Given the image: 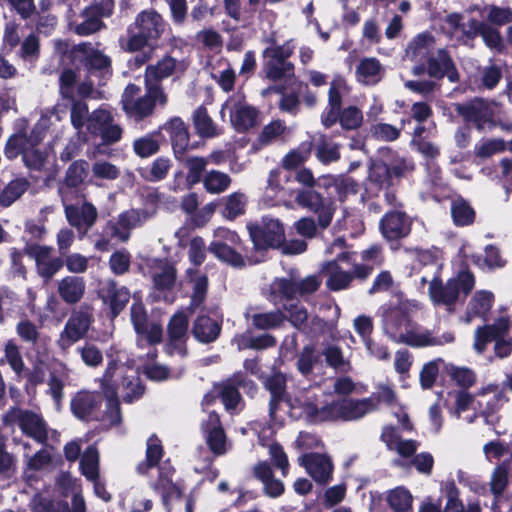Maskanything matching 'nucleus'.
I'll return each instance as SVG.
<instances>
[{"instance_id":"43","label":"nucleus","mask_w":512,"mask_h":512,"mask_svg":"<svg viewBox=\"0 0 512 512\" xmlns=\"http://www.w3.org/2000/svg\"><path fill=\"white\" fill-rule=\"evenodd\" d=\"M192 118L194 128L202 138H212L218 134L216 131V125L208 114V110L205 106L200 105L193 112Z\"/></svg>"},{"instance_id":"14","label":"nucleus","mask_w":512,"mask_h":512,"mask_svg":"<svg viewBox=\"0 0 512 512\" xmlns=\"http://www.w3.org/2000/svg\"><path fill=\"white\" fill-rule=\"evenodd\" d=\"M53 247L27 243L24 253L34 259L36 272L44 282H49L63 268L64 261L61 257H51Z\"/></svg>"},{"instance_id":"46","label":"nucleus","mask_w":512,"mask_h":512,"mask_svg":"<svg viewBox=\"0 0 512 512\" xmlns=\"http://www.w3.org/2000/svg\"><path fill=\"white\" fill-rule=\"evenodd\" d=\"M71 102L70 107V122L72 127L77 130V133L80 136L83 134L84 127L86 128L88 123V118L90 117L88 104L81 99L73 98V100H69Z\"/></svg>"},{"instance_id":"35","label":"nucleus","mask_w":512,"mask_h":512,"mask_svg":"<svg viewBox=\"0 0 512 512\" xmlns=\"http://www.w3.org/2000/svg\"><path fill=\"white\" fill-rule=\"evenodd\" d=\"M208 251L219 261L234 268H242L245 266L242 254L223 241H212L208 246Z\"/></svg>"},{"instance_id":"39","label":"nucleus","mask_w":512,"mask_h":512,"mask_svg":"<svg viewBox=\"0 0 512 512\" xmlns=\"http://www.w3.org/2000/svg\"><path fill=\"white\" fill-rule=\"evenodd\" d=\"M382 66L377 58H363L356 67V75L359 81L365 84H375L380 80Z\"/></svg>"},{"instance_id":"53","label":"nucleus","mask_w":512,"mask_h":512,"mask_svg":"<svg viewBox=\"0 0 512 512\" xmlns=\"http://www.w3.org/2000/svg\"><path fill=\"white\" fill-rule=\"evenodd\" d=\"M484 251V258L481 255L472 256L474 264L482 266L480 262L483 261V265L489 270L501 269L506 266L507 261L502 257L501 251L497 246L488 244Z\"/></svg>"},{"instance_id":"2","label":"nucleus","mask_w":512,"mask_h":512,"mask_svg":"<svg viewBox=\"0 0 512 512\" xmlns=\"http://www.w3.org/2000/svg\"><path fill=\"white\" fill-rule=\"evenodd\" d=\"M165 27L166 22L160 13L154 9L143 10L127 27V40L125 43L121 41V47L131 53L141 51L147 46L154 49Z\"/></svg>"},{"instance_id":"42","label":"nucleus","mask_w":512,"mask_h":512,"mask_svg":"<svg viewBox=\"0 0 512 512\" xmlns=\"http://www.w3.org/2000/svg\"><path fill=\"white\" fill-rule=\"evenodd\" d=\"M182 161L184 162V166L188 170L185 179L186 188L191 189L201 181L203 182V173L206 170L208 159L200 156H194L186 159L184 158Z\"/></svg>"},{"instance_id":"47","label":"nucleus","mask_w":512,"mask_h":512,"mask_svg":"<svg viewBox=\"0 0 512 512\" xmlns=\"http://www.w3.org/2000/svg\"><path fill=\"white\" fill-rule=\"evenodd\" d=\"M413 497L408 489L399 486L389 491L387 503L393 512H411Z\"/></svg>"},{"instance_id":"23","label":"nucleus","mask_w":512,"mask_h":512,"mask_svg":"<svg viewBox=\"0 0 512 512\" xmlns=\"http://www.w3.org/2000/svg\"><path fill=\"white\" fill-rule=\"evenodd\" d=\"M99 295L104 304L109 307L110 317L114 319L120 315L130 300V291L125 286H120L114 280L108 281L103 286Z\"/></svg>"},{"instance_id":"41","label":"nucleus","mask_w":512,"mask_h":512,"mask_svg":"<svg viewBox=\"0 0 512 512\" xmlns=\"http://www.w3.org/2000/svg\"><path fill=\"white\" fill-rule=\"evenodd\" d=\"M494 302V295L490 291L481 290L471 298L468 306V314L486 320Z\"/></svg>"},{"instance_id":"40","label":"nucleus","mask_w":512,"mask_h":512,"mask_svg":"<svg viewBox=\"0 0 512 512\" xmlns=\"http://www.w3.org/2000/svg\"><path fill=\"white\" fill-rule=\"evenodd\" d=\"M121 389L123 392L122 399L127 404H132L139 400L145 392V386L142 384L140 377L136 373L131 375H122Z\"/></svg>"},{"instance_id":"5","label":"nucleus","mask_w":512,"mask_h":512,"mask_svg":"<svg viewBox=\"0 0 512 512\" xmlns=\"http://www.w3.org/2000/svg\"><path fill=\"white\" fill-rule=\"evenodd\" d=\"M247 230L255 252L280 249L285 243L284 225L273 217L263 216L260 221L249 222Z\"/></svg>"},{"instance_id":"22","label":"nucleus","mask_w":512,"mask_h":512,"mask_svg":"<svg viewBox=\"0 0 512 512\" xmlns=\"http://www.w3.org/2000/svg\"><path fill=\"white\" fill-rule=\"evenodd\" d=\"M64 212L67 222L78 232L87 233L98 219V210L91 202H84L81 206L64 205Z\"/></svg>"},{"instance_id":"51","label":"nucleus","mask_w":512,"mask_h":512,"mask_svg":"<svg viewBox=\"0 0 512 512\" xmlns=\"http://www.w3.org/2000/svg\"><path fill=\"white\" fill-rule=\"evenodd\" d=\"M156 489L160 491L162 504L166 512H172L171 500L181 499L183 497V489L170 478L159 479Z\"/></svg>"},{"instance_id":"3","label":"nucleus","mask_w":512,"mask_h":512,"mask_svg":"<svg viewBox=\"0 0 512 512\" xmlns=\"http://www.w3.org/2000/svg\"><path fill=\"white\" fill-rule=\"evenodd\" d=\"M145 85V94L139 96L141 88L129 83L121 96L122 110L127 117L141 122L154 114L157 106L164 108L168 103V95L163 87Z\"/></svg>"},{"instance_id":"37","label":"nucleus","mask_w":512,"mask_h":512,"mask_svg":"<svg viewBox=\"0 0 512 512\" xmlns=\"http://www.w3.org/2000/svg\"><path fill=\"white\" fill-rule=\"evenodd\" d=\"M8 364L17 379L23 378L25 363L19 346L13 339L8 340L4 346V356L0 358V366Z\"/></svg>"},{"instance_id":"26","label":"nucleus","mask_w":512,"mask_h":512,"mask_svg":"<svg viewBox=\"0 0 512 512\" xmlns=\"http://www.w3.org/2000/svg\"><path fill=\"white\" fill-rule=\"evenodd\" d=\"M233 344L236 345L239 351H264L276 347L277 339L272 334L263 333L255 335L251 329H247L234 336Z\"/></svg>"},{"instance_id":"58","label":"nucleus","mask_w":512,"mask_h":512,"mask_svg":"<svg viewBox=\"0 0 512 512\" xmlns=\"http://www.w3.org/2000/svg\"><path fill=\"white\" fill-rule=\"evenodd\" d=\"M312 146V142H303L297 149L286 154L282 161L283 168L293 170L302 165L309 158Z\"/></svg>"},{"instance_id":"52","label":"nucleus","mask_w":512,"mask_h":512,"mask_svg":"<svg viewBox=\"0 0 512 512\" xmlns=\"http://www.w3.org/2000/svg\"><path fill=\"white\" fill-rule=\"evenodd\" d=\"M89 163L80 159L73 161L66 170L64 183L69 188H78L88 174Z\"/></svg>"},{"instance_id":"28","label":"nucleus","mask_w":512,"mask_h":512,"mask_svg":"<svg viewBox=\"0 0 512 512\" xmlns=\"http://www.w3.org/2000/svg\"><path fill=\"white\" fill-rule=\"evenodd\" d=\"M18 424L26 436L45 445L48 441L47 425L44 419L32 411H24L18 419Z\"/></svg>"},{"instance_id":"16","label":"nucleus","mask_w":512,"mask_h":512,"mask_svg":"<svg viewBox=\"0 0 512 512\" xmlns=\"http://www.w3.org/2000/svg\"><path fill=\"white\" fill-rule=\"evenodd\" d=\"M386 328L394 337H397L399 343L407 345L410 336H419V325L411 318L410 312L406 307L395 306L389 309L384 316Z\"/></svg>"},{"instance_id":"50","label":"nucleus","mask_w":512,"mask_h":512,"mask_svg":"<svg viewBox=\"0 0 512 512\" xmlns=\"http://www.w3.org/2000/svg\"><path fill=\"white\" fill-rule=\"evenodd\" d=\"M320 360V354L317 352L314 344L305 345L296 362V367L299 373L303 376H308L313 372L315 364Z\"/></svg>"},{"instance_id":"61","label":"nucleus","mask_w":512,"mask_h":512,"mask_svg":"<svg viewBox=\"0 0 512 512\" xmlns=\"http://www.w3.org/2000/svg\"><path fill=\"white\" fill-rule=\"evenodd\" d=\"M446 372L463 390L472 387L476 382V374L469 368L449 364L446 366Z\"/></svg>"},{"instance_id":"12","label":"nucleus","mask_w":512,"mask_h":512,"mask_svg":"<svg viewBox=\"0 0 512 512\" xmlns=\"http://www.w3.org/2000/svg\"><path fill=\"white\" fill-rule=\"evenodd\" d=\"M413 220L405 210L389 209L379 221V231L389 243H398L412 231Z\"/></svg>"},{"instance_id":"55","label":"nucleus","mask_w":512,"mask_h":512,"mask_svg":"<svg viewBox=\"0 0 512 512\" xmlns=\"http://www.w3.org/2000/svg\"><path fill=\"white\" fill-rule=\"evenodd\" d=\"M301 408L309 424L331 422L330 403L319 408L315 403L306 401L301 405Z\"/></svg>"},{"instance_id":"32","label":"nucleus","mask_w":512,"mask_h":512,"mask_svg":"<svg viewBox=\"0 0 512 512\" xmlns=\"http://www.w3.org/2000/svg\"><path fill=\"white\" fill-rule=\"evenodd\" d=\"M166 138L160 130L156 129L145 135L135 138L132 143L133 152L140 158H148L160 151L161 144Z\"/></svg>"},{"instance_id":"29","label":"nucleus","mask_w":512,"mask_h":512,"mask_svg":"<svg viewBox=\"0 0 512 512\" xmlns=\"http://www.w3.org/2000/svg\"><path fill=\"white\" fill-rule=\"evenodd\" d=\"M258 115L257 108L238 101L230 111V122L238 133H245L257 124Z\"/></svg>"},{"instance_id":"34","label":"nucleus","mask_w":512,"mask_h":512,"mask_svg":"<svg viewBox=\"0 0 512 512\" xmlns=\"http://www.w3.org/2000/svg\"><path fill=\"white\" fill-rule=\"evenodd\" d=\"M451 217L457 227H466L474 224L476 211L462 196H458L451 202Z\"/></svg>"},{"instance_id":"31","label":"nucleus","mask_w":512,"mask_h":512,"mask_svg":"<svg viewBox=\"0 0 512 512\" xmlns=\"http://www.w3.org/2000/svg\"><path fill=\"white\" fill-rule=\"evenodd\" d=\"M177 60L171 55H164L154 65H148L144 73V84L163 87L162 81L172 76L176 70Z\"/></svg>"},{"instance_id":"33","label":"nucleus","mask_w":512,"mask_h":512,"mask_svg":"<svg viewBox=\"0 0 512 512\" xmlns=\"http://www.w3.org/2000/svg\"><path fill=\"white\" fill-rule=\"evenodd\" d=\"M186 274L189 278V282L193 284L189 307L194 310L204 303L207 296L209 280L206 274H199L198 270L193 268L187 269Z\"/></svg>"},{"instance_id":"36","label":"nucleus","mask_w":512,"mask_h":512,"mask_svg":"<svg viewBox=\"0 0 512 512\" xmlns=\"http://www.w3.org/2000/svg\"><path fill=\"white\" fill-rule=\"evenodd\" d=\"M30 182L25 177H17L9 181L0 192V206L7 208L29 189Z\"/></svg>"},{"instance_id":"6","label":"nucleus","mask_w":512,"mask_h":512,"mask_svg":"<svg viewBox=\"0 0 512 512\" xmlns=\"http://www.w3.org/2000/svg\"><path fill=\"white\" fill-rule=\"evenodd\" d=\"M115 0H95L84 7L77 20L69 22V29L78 36H90L107 28L104 18H110L114 14Z\"/></svg>"},{"instance_id":"13","label":"nucleus","mask_w":512,"mask_h":512,"mask_svg":"<svg viewBox=\"0 0 512 512\" xmlns=\"http://www.w3.org/2000/svg\"><path fill=\"white\" fill-rule=\"evenodd\" d=\"M188 328L189 318L185 312L177 311L171 316L167 324V341L163 348L167 355H188Z\"/></svg>"},{"instance_id":"11","label":"nucleus","mask_w":512,"mask_h":512,"mask_svg":"<svg viewBox=\"0 0 512 512\" xmlns=\"http://www.w3.org/2000/svg\"><path fill=\"white\" fill-rule=\"evenodd\" d=\"M453 108L465 123L473 124L478 132L484 131L485 128L492 130L497 126L495 111L483 98L475 97L464 103H453Z\"/></svg>"},{"instance_id":"4","label":"nucleus","mask_w":512,"mask_h":512,"mask_svg":"<svg viewBox=\"0 0 512 512\" xmlns=\"http://www.w3.org/2000/svg\"><path fill=\"white\" fill-rule=\"evenodd\" d=\"M441 267L438 266L436 273L429 282L428 294L434 305L453 307L459 300L461 294L468 296L475 286L474 274L466 269L461 270L455 277L443 283L440 275Z\"/></svg>"},{"instance_id":"25","label":"nucleus","mask_w":512,"mask_h":512,"mask_svg":"<svg viewBox=\"0 0 512 512\" xmlns=\"http://www.w3.org/2000/svg\"><path fill=\"white\" fill-rule=\"evenodd\" d=\"M222 330V319L216 320L206 314H199L193 321L191 333L194 338L203 344L215 342Z\"/></svg>"},{"instance_id":"44","label":"nucleus","mask_w":512,"mask_h":512,"mask_svg":"<svg viewBox=\"0 0 512 512\" xmlns=\"http://www.w3.org/2000/svg\"><path fill=\"white\" fill-rule=\"evenodd\" d=\"M271 296L279 301H291L294 300L298 295L297 281L292 278H276L271 284L270 289Z\"/></svg>"},{"instance_id":"62","label":"nucleus","mask_w":512,"mask_h":512,"mask_svg":"<svg viewBox=\"0 0 512 512\" xmlns=\"http://www.w3.org/2000/svg\"><path fill=\"white\" fill-rule=\"evenodd\" d=\"M177 270L174 265L166 264L161 272L153 275V285L156 290L169 291L175 286Z\"/></svg>"},{"instance_id":"60","label":"nucleus","mask_w":512,"mask_h":512,"mask_svg":"<svg viewBox=\"0 0 512 512\" xmlns=\"http://www.w3.org/2000/svg\"><path fill=\"white\" fill-rule=\"evenodd\" d=\"M171 167V160L168 157L160 156L151 163L142 176L150 182H158L167 177Z\"/></svg>"},{"instance_id":"1","label":"nucleus","mask_w":512,"mask_h":512,"mask_svg":"<svg viewBox=\"0 0 512 512\" xmlns=\"http://www.w3.org/2000/svg\"><path fill=\"white\" fill-rule=\"evenodd\" d=\"M414 170V164L395 154L389 161L382 158L372 160L368 175L362 183L360 201L377 199L383 190L398 185L407 173Z\"/></svg>"},{"instance_id":"20","label":"nucleus","mask_w":512,"mask_h":512,"mask_svg":"<svg viewBox=\"0 0 512 512\" xmlns=\"http://www.w3.org/2000/svg\"><path fill=\"white\" fill-rule=\"evenodd\" d=\"M297 204L314 212L318 216V224L322 229L327 228L333 219L331 202L312 189L300 190L295 198Z\"/></svg>"},{"instance_id":"10","label":"nucleus","mask_w":512,"mask_h":512,"mask_svg":"<svg viewBox=\"0 0 512 512\" xmlns=\"http://www.w3.org/2000/svg\"><path fill=\"white\" fill-rule=\"evenodd\" d=\"M414 76H423L427 74L435 80H442L444 77L451 83H457L460 75L448 50L444 48L437 49L424 64L414 65L411 69Z\"/></svg>"},{"instance_id":"15","label":"nucleus","mask_w":512,"mask_h":512,"mask_svg":"<svg viewBox=\"0 0 512 512\" xmlns=\"http://www.w3.org/2000/svg\"><path fill=\"white\" fill-rule=\"evenodd\" d=\"M331 422H349L364 417L375 410L373 398L354 399L342 397L330 402Z\"/></svg>"},{"instance_id":"45","label":"nucleus","mask_w":512,"mask_h":512,"mask_svg":"<svg viewBox=\"0 0 512 512\" xmlns=\"http://www.w3.org/2000/svg\"><path fill=\"white\" fill-rule=\"evenodd\" d=\"M454 340L455 336L452 332H445L440 337H434L431 331L425 330L419 336H410L407 345L414 348L441 346L443 344L452 343Z\"/></svg>"},{"instance_id":"21","label":"nucleus","mask_w":512,"mask_h":512,"mask_svg":"<svg viewBox=\"0 0 512 512\" xmlns=\"http://www.w3.org/2000/svg\"><path fill=\"white\" fill-rule=\"evenodd\" d=\"M299 464L318 484L325 485L332 480L334 465L327 454L305 453L299 458Z\"/></svg>"},{"instance_id":"27","label":"nucleus","mask_w":512,"mask_h":512,"mask_svg":"<svg viewBox=\"0 0 512 512\" xmlns=\"http://www.w3.org/2000/svg\"><path fill=\"white\" fill-rule=\"evenodd\" d=\"M257 308H250L245 314V319L251 322V327L256 330L268 331L280 328L287 316L280 309L269 312H258Z\"/></svg>"},{"instance_id":"64","label":"nucleus","mask_w":512,"mask_h":512,"mask_svg":"<svg viewBox=\"0 0 512 512\" xmlns=\"http://www.w3.org/2000/svg\"><path fill=\"white\" fill-rule=\"evenodd\" d=\"M315 155L317 159L323 164H330L340 159L339 146L336 144L328 143L323 136L316 144Z\"/></svg>"},{"instance_id":"57","label":"nucleus","mask_w":512,"mask_h":512,"mask_svg":"<svg viewBox=\"0 0 512 512\" xmlns=\"http://www.w3.org/2000/svg\"><path fill=\"white\" fill-rule=\"evenodd\" d=\"M245 195L234 192L224 199L222 215L228 220H234L245 213Z\"/></svg>"},{"instance_id":"24","label":"nucleus","mask_w":512,"mask_h":512,"mask_svg":"<svg viewBox=\"0 0 512 512\" xmlns=\"http://www.w3.org/2000/svg\"><path fill=\"white\" fill-rule=\"evenodd\" d=\"M435 44L436 40L433 34L424 31L408 42L405 55L414 65L424 64L426 59L435 52Z\"/></svg>"},{"instance_id":"17","label":"nucleus","mask_w":512,"mask_h":512,"mask_svg":"<svg viewBox=\"0 0 512 512\" xmlns=\"http://www.w3.org/2000/svg\"><path fill=\"white\" fill-rule=\"evenodd\" d=\"M102 404L103 396L99 391L81 390L72 397L70 410L81 421H100Z\"/></svg>"},{"instance_id":"7","label":"nucleus","mask_w":512,"mask_h":512,"mask_svg":"<svg viewBox=\"0 0 512 512\" xmlns=\"http://www.w3.org/2000/svg\"><path fill=\"white\" fill-rule=\"evenodd\" d=\"M294 53V47L289 42L279 47H266L262 51V71L265 77L276 83L283 79H291L295 76V66L289 61Z\"/></svg>"},{"instance_id":"56","label":"nucleus","mask_w":512,"mask_h":512,"mask_svg":"<svg viewBox=\"0 0 512 512\" xmlns=\"http://www.w3.org/2000/svg\"><path fill=\"white\" fill-rule=\"evenodd\" d=\"M329 266L333 267L334 271L326 281L327 288L335 292L348 289L352 283L350 272L343 271L336 261L329 262Z\"/></svg>"},{"instance_id":"8","label":"nucleus","mask_w":512,"mask_h":512,"mask_svg":"<svg viewBox=\"0 0 512 512\" xmlns=\"http://www.w3.org/2000/svg\"><path fill=\"white\" fill-rule=\"evenodd\" d=\"M85 129L86 131L80 136L85 143L89 141V137H100L102 144L113 145L119 142L123 136V128L114 123L110 111L102 108L95 109L90 113Z\"/></svg>"},{"instance_id":"19","label":"nucleus","mask_w":512,"mask_h":512,"mask_svg":"<svg viewBox=\"0 0 512 512\" xmlns=\"http://www.w3.org/2000/svg\"><path fill=\"white\" fill-rule=\"evenodd\" d=\"M78 53L83 55L80 62L89 73L94 74L99 72L103 75L111 74V58L105 55L102 51L93 48L90 42H82L74 45L70 51V56L76 59Z\"/></svg>"},{"instance_id":"63","label":"nucleus","mask_w":512,"mask_h":512,"mask_svg":"<svg viewBox=\"0 0 512 512\" xmlns=\"http://www.w3.org/2000/svg\"><path fill=\"white\" fill-rule=\"evenodd\" d=\"M331 184L335 187L340 202H344L348 195H355L360 189L358 181L351 176L333 178Z\"/></svg>"},{"instance_id":"30","label":"nucleus","mask_w":512,"mask_h":512,"mask_svg":"<svg viewBox=\"0 0 512 512\" xmlns=\"http://www.w3.org/2000/svg\"><path fill=\"white\" fill-rule=\"evenodd\" d=\"M86 291L85 279L81 276H65L57 285L60 299L67 305L79 303Z\"/></svg>"},{"instance_id":"48","label":"nucleus","mask_w":512,"mask_h":512,"mask_svg":"<svg viewBox=\"0 0 512 512\" xmlns=\"http://www.w3.org/2000/svg\"><path fill=\"white\" fill-rule=\"evenodd\" d=\"M81 473L88 481H95L99 478V454L94 446H89L84 451L80 460Z\"/></svg>"},{"instance_id":"38","label":"nucleus","mask_w":512,"mask_h":512,"mask_svg":"<svg viewBox=\"0 0 512 512\" xmlns=\"http://www.w3.org/2000/svg\"><path fill=\"white\" fill-rule=\"evenodd\" d=\"M238 376H230L229 378L219 382L220 399L227 411L237 408L242 397L239 392V386L236 383Z\"/></svg>"},{"instance_id":"59","label":"nucleus","mask_w":512,"mask_h":512,"mask_svg":"<svg viewBox=\"0 0 512 512\" xmlns=\"http://www.w3.org/2000/svg\"><path fill=\"white\" fill-rule=\"evenodd\" d=\"M28 139L25 132H17L7 139L4 146V156L8 160H14L27 149Z\"/></svg>"},{"instance_id":"49","label":"nucleus","mask_w":512,"mask_h":512,"mask_svg":"<svg viewBox=\"0 0 512 512\" xmlns=\"http://www.w3.org/2000/svg\"><path fill=\"white\" fill-rule=\"evenodd\" d=\"M231 181V177L227 173L211 170L205 174L203 186L210 194H220L228 189Z\"/></svg>"},{"instance_id":"9","label":"nucleus","mask_w":512,"mask_h":512,"mask_svg":"<svg viewBox=\"0 0 512 512\" xmlns=\"http://www.w3.org/2000/svg\"><path fill=\"white\" fill-rule=\"evenodd\" d=\"M94 322L93 307L82 304L79 309L74 310L64 329L60 332L57 346L61 351H67L76 342L83 339Z\"/></svg>"},{"instance_id":"54","label":"nucleus","mask_w":512,"mask_h":512,"mask_svg":"<svg viewBox=\"0 0 512 512\" xmlns=\"http://www.w3.org/2000/svg\"><path fill=\"white\" fill-rule=\"evenodd\" d=\"M368 134L377 141L393 142L399 139L401 128L384 122H376L370 125Z\"/></svg>"},{"instance_id":"18","label":"nucleus","mask_w":512,"mask_h":512,"mask_svg":"<svg viewBox=\"0 0 512 512\" xmlns=\"http://www.w3.org/2000/svg\"><path fill=\"white\" fill-rule=\"evenodd\" d=\"M157 129L160 130L161 133L162 131H165L169 135L173 154L176 160L182 161L187 151L195 148L194 145H190L188 126L179 116L171 117Z\"/></svg>"}]
</instances>
